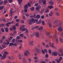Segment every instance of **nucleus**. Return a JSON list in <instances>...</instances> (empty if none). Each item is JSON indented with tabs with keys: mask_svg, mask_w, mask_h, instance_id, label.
I'll return each instance as SVG.
<instances>
[{
	"mask_svg": "<svg viewBox=\"0 0 63 63\" xmlns=\"http://www.w3.org/2000/svg\"><path fill=\"white\" fill-rule=\"evenodd\" d=\"M55 31H56V32L54 34V39H56V43L57 44V43H58V39H57V37H57V34H56V30H55Z\"/></svg>",
	"mask_w": 63,
	"mask_h": 63,
	"instance_id": "nucleus-1",
	"label": "nucleus"
},
{
	"mask_svg": "<svg viewBox=\"0 0 63 63\" xmlns=\"http://www.w3.org/2000/svg\"><path fill=\"white\" fill-rule=\"evenodd\" d=\"M62 59V57H60L59 58V60L58 59H55V61H56L57 63H60V62L61 61Z\"/></svg>",
	"mask_w": 63,
	"mask_h": 63,
	"instance_id": "nucleus-2",
	"label": "nucleus"
},
{
	"mask_svg": "<svg viewBox=\"0 0 63 63\" xmlns=\"http://www.w3.org/2000/svg\"><path fill=\"white\" fill-rule=\"evenodd\" d=\"M34 35L35 34V35L37 38H39L40 37V35H39V33L38 32H36L34 33Z\"/></svg>",
	"mask_w": 63,
	"mask_h": 63,
	"instance_id": "nucleus-3",
	"label": "nucleus"
},
{
	"mask_svg": "<svg viewBox=\"0 0 63 63\" xmlns=\"http://www.w3.org/2000/svg\"><path fill=\"white\" fill-rule=\"evenodd\" d=\"M19 29L20 30H21L22 31H25L26 30V29L23 28L22 27H20Z\"/></svg>",
	"mask_w": 63,
	"mask_h": 63,
	"instance_id": "nucleus-4",
	"label": "nucleus"
},
{
	"mask_svg": "<svg viewBox=\"0 0 63 63\" xmlns=\"http://www.w3.org/2000/svg\"><path fill=\"white\" fill-rule=\"evenodd\" d=\"M34 21L35 20L33 18H32V19H30L29 21V24H31V23H32V22H34Z\"/></svg>",
	"mask_w": 63,
	"mask_h": 63,
	"instance_id": "nucleus-5",
	"label": "nucleus"
},
{
	"mask_svg": "<svg viewBox=\"0 0 63 63\" xmlns=\"http://www.w3.org/2000/svg\"><path fill=\"white\" fill-rule=\"evenodd\" d=\"M62 22H60L59 23V24H57V26H61L62 25Z\"/></svg>",
	"mask_w": 63,
	"mask_h": 63,
	"instance_id": "nucleus-6",
	"label": "nucleus"
},
{
	"mask_svg": "<svg viewBox=\"0 0 63 63\" xmlns=\"http://www.w3.org/2000/svg\"><path fill=\"white\" fill-rule=\"evenodd\" d=\"M35 50L36 51H37V52H38V53H40V52H41L40 49L38 48H35Z\"/></svg>",
	"mask_w": 63,
	"mask_h": 63,
	"instance_id": "nucleus-7",
	"label": "nucleus"
},
{
	"mask_svg": "<svg viewBox=\"0 0 63 63\" xmlns=\"http://www.w3.org/2000/svg\"><path fill=\"white\" fill-rule=\"evenodd\" d=\"M58 30L60 32H61L63 31V28L61 27H60L58 29Z\"/></svg>",
	"mask_w": 63,
	"mask_h": 63,
	"instance_id": "nucleus-8",
	"label": "nucleus"
},
{
	"mask_svg": "<svg viewBox=\"0 0 63 63\" xmlns=\"http://www.w3.org/2000/svg\"><path fill=\"white\" fill-rule=\"evenodd\" d=\"M52 55H54V56H57L58 55V54L56 52H53L52 53Z\"/></svg>",
	"mask_w": 63,
	"mask_h": 63,
	"instance_id": "nucleus-9",
	"label": "nucleus"
},
{
	"mask_svg": "<svg viewBox=\"0 0 63 63\" xmlns=\"http://www.w3.org/2000/svg\"><path fill=\"white\" fill-rule=\"evenodd\" d=\"M18 1V3L21 6L22 5V3H21V2H22V0H17Z\"/></svg>",
	"mask_w": 63,
	"mask_h": 63,
	"instance_id": "nucleus-10",
	"label": "nucleus"
},
{
	"mask_svg": "<svg viewBox=\"0 0 63 63\" xmlns=\"http://www.w3.org/2000/svg\"><path fill=\"white\" fill-rule=\"evenodd\" d=\"M41 6H38L36 8V10L37 11H39L40 9H41Z\"/></svg>",
	"mask_w": 63,
	"mask_h": 63,
	"instance_id": "nucleus-11",
	"label": "nucleus"
},
{
	"mask_svg": "<svg viewBox=\"0 0 63 63\" xmlns=\"http://www.w3.org/2000/svg\"><path fill=\"white\" fill-rule=\"evenodd\" d=\"M36 18H38V19H39L41 18V16L40 15H37L36 16Z\"/></svg>",
	"mask_w": 63,
	"mask_h": 63,
	"instance_id": "nucleus-12",
	"label": "nucleus"
},
{
	"mask_svg": "<svg viewBox=\"0 0 63 63\" xmlns=\"http://www.w3.org/2000/svg\"><path fill=\"white\" fill-rule=\"evenodd\" d=\"M15 41H16V39L13 38L11 41V43H15Z\"/></svg>",
	"mask_w": 63,
	"mask_h": 63,
	"instance_id": "nucleus-13",
	"label": "nucleus"
},
{
	"mask_svg": "<svg viewBox=\"0 0 63 63\" xmlns=\"http://www.w3.org/2000/svg\"><path fill=\"white\" fill-rule=\"evenodd\" d=\"M8 2V1L7 0H4V5H6V4H7Z\"/></svg>",
	"mask_w": 63,
	"mask_h": 63,
	"instance_id": "nucleus-14",
	"label": "nucleus"
},
{
	"mask_svg": "<svg viewBox=\"0 0 63 63\" xmlns=\"http://www.w3.org/2000/svg\"><path fill=\"white\" fill-rule=\"evenodd\" d=\"M48 24L49 28H52V25L50 23H48Z\"/></svg>",
	"mask_w": 63,
	"mask_h": 63,
	"instance_id": "nucleus-15",
	"label": "nucleus"
},
{
	"mask_svg": "<svg viewBox=\"0 0 63 63\" xmlns=\"http://www.w3.org/2000/svg\"><path fill=\"white\" fill-rule=\"evenodd\" d=\"M13 29L16 30V26L15 25L13 26L12 27Z\"/></svg>",
	"mask_w": 63,
	"mask_h": 63,
	"instance_id": "nucleus-16",
	"label": "nucleus"
},
{
	"mask_svg": "<svg viewBox=\"0 0 63 63\" xmlns=\"http://www.w3.org/2000/svg\"><path fill=\"white\" fill-rule=\"evenodd\" d=\"M27 5L28 6V7H31V5L30 4V3L29 2H27Z\"/></svg>",
	"mask_w": 63,
	"mask_h": 63,
	"instance_id": "nucleus-17",
	"label": "nucleus"
},
{
	"mask_svg": "<svg viewBox=\"0 0 63 63\" xmlns=\"http://www.w3.org/2000/svg\"><path fill=\"white\" fill-rule=\"evenodd\" d=\"M5 31L6 32H8L9 31V28H5Z\"/></svg>",
	"mask_w": 63,
	"mask_h": 63,
	"instance_id": "nucleus-18",
	"label": "nucleus"
},
{
	"mask_svg": "<svg viewBox=\"0 0 63 63\" xmlns=\"http://www.w3.org/2000/svg\"><path fill=\"white\" fill-rule=\"evenodd\" d=\"M24 56H28V54L27 53L25 52L24 53Z\"/></svg>",
	"mask_w": 63,
	"mask_h": 63,
	"instance_id": "nucleus-19",
	"label": "nucleus"
},
{
	"mask_svg": "<svg viewBox=\"0 0 63 63\" xmlns=\"http://www.w3.org/2000/svg\"><path fill=\"white\" fill-rule=\"evenodd\" d=\"M50 4L51 5H53V4H54V3L51 1H50Z\"/></svg>",
	"mask_w": 63,
	"mask_h": 63,
	"instance_id": "nucleus-20",
	"label": "nucleus"
},
{
	"mask_svg": "<svg viewBox=\"0 0 63 63\" xmlns=\"http://www.w3.org/2000/svg\"><path fill=\"white\" fill-rule=\"evenodd\" d=\"M46 1H47L46 0H44V1H43V4H44V5L46 4L47 3Z\"/></svg>",
	"mask_w": 63,
	"mask_h": 63,
	"instance_id": "nucleus-21",
	"label": "nucleus"
},
{
	"mask_svg": "<svg viewBox=\"0 0 63 63\" xmlns=\"http://www.w3.org/2000/svg\"><path fill=\"white\" fill-rule=\"evenodd\" d=\"M29 45L30 46H33V45H34L31 42H29Z\"/></svg>",
	"mask_w": 63,
	"mask_h": 63,
	"instance_id": "nucleus-22",
	"label": "nucleus"
},
{
	"mask_svg": "<svg viewBox=\"0 0 63 63\" xmlns=\"http://www.w3.org/2000/svg\"><path fill=\"white\" fill-rule=\"evenodd\" d=\"M25 51H26V52L27 53H28V54H29L30 55H31L30 53L29 52V51H28V50H25Z\"/></svg>",
	"mask_w": 63,
	"mask_h": 63,
	"instance_id": "nucleus-23",
	"label": "nucleus"
},
{
	"mask_svg": "<svg viewBox=\"0 0 63 63\" xmlns=\"http://www.w3.org/2000/svg\"><path fill=\"white\" fill-rule=\"evenodd\" d=\"M30 10H31V11H34V8L33 7H32L30 9Z\"/></svg>",
	"mask_w": 63,
	"mask_h": 63,
	"instance_id": "nucleus-24",
	"label": "nucleus"
},
{
	"mask_svg": "<svg viewBox=\"0 0 63 63\" xmlns=\"http://www.w3.org/2000/svg\"><path fill=\"white\" fill-rule=\"evenodd\" d=\"M18 57L19 59H21L22 58L21 55H20V54H19Z\"/></svg>",
	"mask_w": 63,
	"mask_h": 63,
	"instance_id": "nucleus-25",
	"label": "nucleus"
},
{
	"mask_svg": "<svg viewBox=\"0 0 63 63\" xmlns=\"http://www.w3.org/2000/svg\"><path fill=\"white\" fill-rule=\"evenodd\" d=\"M48 8H50V9H51V8L52 9L54 7H53V6H48Z\"/></svg>",
	"mask_w": 63,
	"mask_h": 63,
	"instance_id": "nucleus-26",
	"label": "nucleus"
},
{
	"mask_svg": "<svg viewBox=\"0 0 63 63\" xmlns=\"http://www.w3.org/2000/svg\"><path fill=\"white\" fill-rule=\"evenodd\" d=\"M26 59H25V58H23V63H25L26 62Z\"/></svg>",
	"mask_w": 63,
	"mask_h": 63,
	"instance_id": "nucleus-27",
	"label": "nucleus"
},
{
	"mask_svg": "<svg viewBox=\"0 0 63 63\" xmlns=\"http://www.w3.org/2000/svg\"><path fill=\"white\" fill-rule=\"evenodd\" d=\"M46 34L47 36H49V35H50V32H47L46 33Z\"/></svg>",
	"mask_w": 63,
	"mask_h": 63,
	"instance_id": "nucleus-28",
	"label": "nucleus"
},
{
	"mask_svg": "<svg viewBox=\"0 0 63 63\" xmlns=\"http://www.w3.org/2000/svg\"><path fill=\"white\" fill-rule=\"evenodd\" d=\"M9 46H14V44L13 43H10V44L9 45Z\"/></svg>",
	"mask_w": 63,
	"mask_h": 63,
	"instance_id": "nucleus-29",
	"label": "nucleus"
},
{
	"mask_svg": "<svg viewBox=\"0 0 63 63\" xmlns=\"http://www.w3.org/2000/svg\"><path fill=\"white\" fill-rule=\"evenodd\" d=\"M8 1L10 3H11L13 2V0H8Z\"/></svg>",
	"mask_w": 63,
	"mask_h": 63,
	"instance_id": "nucleus-30",
	"label": "nucleus"
},
{
	"mask_svg": "<svg viewBox=\"0 0 63 63\" xmlns=\"http://www.w3.org/2000/svg\"><path fill=\"white\" fill-rule=\"evenodd\" d=\"M1 31L2 32H5V30H4V29H3V28H1Z\"/></svg>",
	"mask_w": 63,
	"mask_h": 63,
	"instance_id": "nucleus-31",
	"label": "nucleus"
},
{
	"mask_svg": "<svg viewBox=\"0 0 63 63\" xmlns=\"http://www.w3.org/2000/svg\"><path fill=\"white\" fill-rule=\"evenodd\" d=\"M4 54H7V55H8L9 54V53L7 52V51H5L4 52Z\"/></svg>",
	"mask_w": 63,
	"mask_h": 63,
	"instance_id": "nucleus-32",
	"label": "nucleus"
},
{
	"mask_svg": "<svg viewBox=\"0 0 63 63\" xmlns=\"http://www.w3.org/2000/svg\"><path fill=\"white\" fill-rule=\"evenodd\" d=\"M60 40V41L62 43L63 42V40H62V38L60 37L59 38Z\"/></svg>",
	"mask_w": 63,
	"mask_h": 63,
	"instance_id": "nucleus-33",
	"label": "nucleus"
},
{
	"mask_svg": "<svg viewBox=\"0 0 63 63\" xmlns=\"http://www.w3.org/2000/svg\"><path fill=\"white\" fill-rule=\"evenodd\" d=\"M42 25H45V22L44 21H42Z\"/></svg>",
	"mask_w": 63,
	"mask_h": 63,
	"instance_id": "nucleus-34",
	"label": "nucleus"
},
{
	"mask_svg": "<svg viewBox=\"0 0 63 63\" xmlns=\"http://www.w3.org/2000/svg\"><path fill=\"white\" fill-rule=\"evenodd\" d=\"M53 23L54 24H56L57 23V22L56 21L53 22Z\"/></svg>",
	"mask_w": 63,
	"mask_h": 63,
	"instance_id": "nucleus-35",
	"label": "nucleus"
},
{
	"mask_svg": "<svg viewBox=\"0 0 63 63\" xmlns=\"http://www.w3.org/2000/svg\"><path fill=\"white\" fill-rule=\"evenodd\" d=\"M10 35L11 36H13L14 35V34H13V33H10Z\"/></svg>",
	"mask_w": 63,
	"mask_h": 63,
	"instance_id": "nucleus-36",
	"label": "nucleus"
},
{
	"mask_svg": "<svg viewBox=\"0 0 63 63\" xmlns=\"http://www.w3.org/2000/svg\"><path fill=\"white\" fill-rule=\"evenodd\" d=\"M5 58H6L5 57H4V56H2V57H1V59H2V60H3L5 59Z\"/></svg>",
	"mask_w": 63,
	"mask_h": 63,
	"instance_id": "nucleus-37",
	"label": "nucleus"
},
{
	"mask_svg": "<svg viewBox=\"0 0 63 63\" xmlns=\"http://www.w3.org/2000/svg\"><path fill=\"white\" fill-rule=\"evenodd\" d=\"M5 25L4 24H0V27H2V26H4Z\"/></svg>",
	"mask_w": 63,
	"mask_h": 63,
	"instance_id": "nucleus-38",
	"label": "nucleus"
},
{
	"mask_svg": "<svg viewBox=\"0 0 63 63\" xmlns=\"http://www.w3.org/2000/svg\"><path fill=\"white\" fill-rule=\"evenodd\" d=\"M27 9L26 8L24 10V12L25 13H27Z\"/></svg>",
	"mask_w": 63,
	"mask_h": 63,
	"instance_id": "nucleus-39",
	"label": "nucleus"
},
{
	"mask_svg": "<svg viewBox=\"0 0 63 63\" xmlns=\"http://www.w3.org/2000/svg\"><path fill=\"white\" fill-rule=\"evenodd\" d=\"M16 39H19V40H20V38L19 36H17L16 37Z\"/></svg>",
	"mask_w": 63,
	"mask_h": 63,
	"instance_id": "nucleus-40",
	"label": "nucleus"
},
{
	"mask_svg": "<svg viewBox=\"0 0 63 63\" xmlns=\"http://www.w3.org/2000/svg\"><path fill=\"white\" fill-rule=\"evenodd\" d=\"M44 50L45 52H46V53H47V49H44Z\"/></svg>",
	"mask_w": 63,
	"mask_h": 63,
	"instance_id": "nucleus-41",
	"label": "nucleus"
},
{
	"mask_svg": "<svg viewBox=\"0 0 63 63\" xmlns=\"http://www.w3.org/2000/svg\"><path fill=\"white\" fill-rule=\"evenodd\" d=\"M3 6H1L0 7V10H3Z\"/></svg>",
	"mask_w": 63,
	"mask_h": 63,
	"instance_id": "nucleus-42",
	"label": "nucleus"
},
{
	"mask_svg": "<svg viewBox=\"0 0 63 63\" xmlns=\"http://www.w3.org/2000/svg\"><path fill=\"white\" fill-rule=\"evenodd\" d=\"M48 51L50 54H51V50H50V49H49L48 50Z\"/></svg>",
	"mask_w": 63,
	"mask_h": 63,
	"instance_id": "nucleus-43",
	"label": "nucleus"
},
{
	"mask_svg": "<svg viewBox=\"0 0 63 63\" xmlns=\"http://www.w3.org/2000/svg\"><path fill=\"white\" fill-rule=\"evenodd\" d=\"M2 47L3 48H5V47H6V46L4 45H2Z\"/></svg>",
	"mask_w": 63,
	"mask_h": 63,
	"instance_id": "nucleus-44",
	"label": "nucleus"
},
{
	"mask_svg": "<svg viewBox=\"0 0 63 63\" xmlns=\"http://www.w3.org/2000/svg\"><path fill=\"white\" fill-rule=\"evenodd\" d=\"M34 60H37V59H38V57L36 56H34Z\"/></svg>",
	"mask_w": 63,
	"mask_h": 63,
	"instance_id": "nucleus-45",
	"label": "nucleus"
},
{
	"mask_svg": "<svg viewBox=\"0 0 63 63\" xmlns=\"http://www.w3.org/2000/svg\"><path fill=\"white\" fill-rule=\"evenodd\" d=\"M56 14L57 16H59V13L57 12L56 13Z\"/></svg>",
	"mask_w": 63,
	"mask_h": 63,
	"instance_id": "nucleus-46",
	"label": "nucleus"
},
{
	"mask_svg": "<svg viewBox=\"0 0 63 63\" xmlns=\"http://www.w3.org/2000/svg\"><path fill=\"white\" fill-rule=\"evenodd\" d=\"M41 23V21H39L38 22L37 21V22H36V23L37 24H40V23Z\"/></svg>",
	"mask_w": 63,
	"mask_h": 63,
	"instance_id": "nucleus-47",
	"label": "nucleus"
},
{
	"mask_svg": "<svg viewBox=\"0 0 63 63\" xmlns=\"http://www.w3.org/2000/svg\"><path fill=\"white\" fill-rule=\"evenodd\" d=\"M26 32L27 33V34H28L29 33V32H28V30L27 29V28H26Z\"/></svg>",
	"mask_w": 63,
	"mask_h": 63,
	"instance_id": "nucleus-48",
	"label": "nucleus"
},
{
	"mask_svg": "<svg viewBox=\"0 0 63 63\" xmlns=\"http://www.w3.org/2000/svg\"><path fill=\"white\" fill-rule=\"evenodd\" d=\"M13 32L14 33V34H16L17 33V32L16 31H13Z\"/></svg>",
	"mask_w": 63,
	"mask_h": 63,
	"instance_id": "nucleus-49",
	"label": "nucleus"
},
{
	"mask_svg": "<svg viewBox=\"0 0 63 63\" xmlns=\"http://www.w3.org/2000/svg\"><path fill=\"white\" fill-rule=\"evenodd\" d=\"M19 35L20 36H21V37H23V34H21Z\"/></svg>",
	"mask_w": 63,
	"mask_h": 63,
	"instance_id": "nucleus-50",
	"label": "nucleus"
},
{
	"mask_svg": "<svg viewBox=\"0 0 63 63\" xmlns=\"http://www.w3.org/2000/svg\"><path fill=\"white\" fill-rule=\"evenodd\" d=\"M3 56H4V57L6 58L7 57V55L6 54H3Z\"/></svg>",
	"mask_w": 63,
	"mask_h": 63,
	"instance_id": "nucleus-51",
	"label": "nucleus"
},
{
	"mask_svg": "<svg viewBox=\"0 0 63 63\" xmlns=\"http://www.w3.org/2000/svg\"><path fill=\"white\" fill-rule=\"evenodd\" d=\"M16 21L17 22H19L20 21V20H19L17 19H16Z\"/></svg>",
	"mask_w": 63,
	"mask_h": 63,
	"instance_id": "nucleus-52",
	"label": "nucleus"
},
{
	"mask_svg": "<svg viewBox=\"0 0 63 63\" xmlns=\"http://www.w3.org/2000/svg\"><path fill=\"white\" fill-rule=\"evenodd\" d=\"M45 57L46 58H47L48 57V55L47 54H46L45 55Z\"/></svg>",
	"mask_w": 63,
	"mask_h": 63,
	"instance_id": "nucleus-53",
	"label": "nucleus"
},
{
	"mask_svg": "<svg viewBox=\"0 0 63 63\" xmlns=\"http://www.w3.org/2000/svg\"><path fill=\"white\" fill-rule=\"evenodd\" d=\"M34 33L33 34H31L30 35V36L31 37V38H32L33 37H34Z\"/></svg>",
	"mask_w": 63,
	"mask_h": 63,
	"instance_id": "nucleus-54",
	"label": "nucleus"
},
{
	"mask_svg": "<svg viewBox=\"0 0 63 63\" xmlns=\"http://www.w3.org/2000/svg\"><path fill=\"white\" fill-rule=\"evenodd\" d=\"M25 8H27V9H28V5L27 4L25 5Z\"/></svg>",
	"mask_w": 63,
	"mask_h": 63,
	"instance_id": "nucleus-55",
	"label": "nucleus"
},
{
	"mask_svg": "<svg viewBox=\"0 0 63 63\" xmlns=\"http://www.w3.org/2000/svg\"><path fill=\"white\" fill-rule=\"evenodd\" d=\"M44 9L42 10L40 12V13H41L42 14V13H44Z\"/></svg>",
	"mask_w": 63,
	"mask_h": 63,
	"instance_id": "nucleus-56",
	"label": "nucleus"
},
{
	"mask_svg": "<svg viewBox=\"0 0 63 63\" xmlns=\"http://www.w3.org/2000/svg\"><path fill=\"white\" fill-rule=\"evenodd\" d=\"M41 18L42 19H44V15H42L41 16Z\"/></svg>",
	"mask_w": 63,
	"mask_h": 63,
	"instance_id": "nucleus-57",
	"label": "nucleus"
},
{
	"mask_svg": "<svg viewBox=\"0 0 63 63\" xmlns=\"http://www.w3.org/2000/svg\"><path fill=\"white\" fill-rule=\"evenodd\" d=\"M22 17L23 19H26V18H25V16H23Z\"/></svg>",
	"mask_w": 63,
	"mask_h": 63,
	"instance_id": "nucleus-58",
	"label": "nucleus"
},
{
	"mask_svg": "<svg viewBox=\"0 0 63 63\" xmlns=\"http://www.w3.org/2000/svg\"><path fill=\"white\" fill-rule=\"evenodd\" d=\"M33 17L34 18H36V14H34L33 16Z\"/></svg>",
	"mask_w": 63,
	"mask_h": 63,
	"instance_id": "nucleus-59",
	"label": "nucleus"
},
{
	"mask_svg": "<svg viewBox=\"0 0 63 63\" xmlns=\"http://www.w3.org/2000/svg\"><path fill=\"white\" fill-rule=\"evenodd\" d=\"M4 3V1H2L0 2V5H2V4H3V3Z\"/></svg>",
	"mask_w": 63,
	"mask_h": 63,
	"instance_id": "nucleus-60",
	"label": "nucleus"
},
{
	"mask_svg": "<svg viewBox=\"0 0 63 63\" xmlns=\"http://www.w3.org/2000/svg\"><path fill=\"white\" fill-rule=\"evenodd\" d=\"M18 41L19 42H20V43H22V40H18Z\"/></svg>",
	"mask_w": 63,
	"mask_h": 63,
	"instance_id": "nucleus-61",
	"label": "nucleus"
},
{
	"mask_svg": "<svg viewBox=\"0 0 63 63\" xmlns=\"http://www.w3.org/2000/svg\"><path fill=\"white\" fill-rule=\"evenodd\" d=\"M15 46V47H16L17 46V44L16 43H15L14 44V46Z\"/></svg>",
	"mask_w": 63,
	"mask_h": 63,
	"instance_id": "nucleus-62",
	"label": "nucleus"
},
{
	"mask_svg": "<svg viewBox=\"0 0 63 63\" xmlns=\"http://www.w3.org/2000/svg\"><path fill=\"white\" fill-rule=\"evenodd\" d=\"M34 27H35V29H37V28H39V26H36Z\"/></svg>",
	"mask_w": 63,
	"mask_h": 63,
	"instance_id": "nucleus-63",
	"label": "nucleus"
},
{
	"mask_svg": "<svg viewBox=\"0 0 63 63\" xmlns=\"http://www.w3.org/2000/svg\"><path fill=\"white\" fill-rule=\"evenodd\" d=\"M16 26H17V27H18V26H19L18 25V23H16Z\"/></svg>",
	"mask_w": 63,
	"mask_h": 63,
	"instance_id": "nucleus-64",
	"label": "nucleus"
}]
</instances>
